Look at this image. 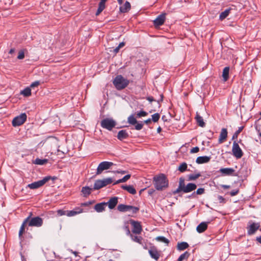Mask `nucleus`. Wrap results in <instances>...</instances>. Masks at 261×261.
I'll return each mask as SVG.
<instances>
[{"mask_svg":"<svg viewBox=\"0 0 261 261\" xmlns=\"http://www.w3.org/2000/svg\"><path fill=\"white\" fill-rule=\"evenodd\" d=\"M32 213H30L29 216L25 218L23 221L19 231V238L21 240L22 238V235L24 231L25 226L27 224L30 227H39L43 225V219L39 216L31 218Z\"/></svg>","mask_w":261,"mask_h":261,"instance_id":"nucleus-1","label":"nucleus"},{"mask_svg":"<svg viewBox=\"0 0 261 261\" xmlns=\"http://www.w3.org/2000/svg\"><path fill=\"white\" fill-rule=\"evenodd\" d=\"M197 188V186L194 183H188L187 185L185 184V178L183 177H180L179 180V184L177 189L173 191V194L174 195L179 193L181 192H182L185 193H189L192 192L196 190Z\"/></svg>","mask_w":261,"mask_h":261,"instance_id":"nucleus-2","label":"nucleus"},{"mask_svg":"<svg viewBox=\"0 0 261 261\" xmlns=\"http://www.w3.org/2000/svg\"><path fill=\"white\" fill-rule=\"evenodd\" d=\"M153 182L156 190L162 191L167 188L169 185V181L164 174H160L153 177Z\"/></svg>","mask_w":261,"mask_h":261,"instance_id":"nucleus-3","label":"nucleus"},{"mask_svg":"<svg viewBox=\"0 0 261 261\" xmlns=\"http://www.w3.org/2000/svg\"><path fill=\"white\" fill-rule=\"evenodd\" d=\"M129 84V81L124 78L121 75H117L113 81V84L117 90L124 89Z\"/></svg>","mask_w":261,"mask_h":261,"instance_id":"nucleus-4","label":"nucleus"},{"mask_svg":"<svg viewBox=\"0 0 261 261\" xmlns=\"http://www.w3.org/2000/svg\"><path fill=\"white\" fill-rule=\"evenodd\" d=\"M113 180L112 178L111 177L104 178L103 179L96 180L94 182L93 189L95 190H99L111 184Z\"/></svg>","mask_w":261,"mask_h":261,"instance_id":"nucleus-5","label":"nucleus"},{"mask_svg":"<svg viewBox=\"0 0 261 261\" xmlns=\"http://www.w3.org/2000/svg\"><path fill=\"white\" fill-rule=\"evenodd\" d=\"M116 122L113 118H105L100 122L101 126L109 130H111L115 127Z\"/></svg>","mask_w":261,"mask_h":261,"instance_id":"nucleus-6","label":"nucleus"},{"mask_svg":"<svg viewBox=\"0 0 261 261\" xmlns=\"http://www.w3.org/2000/svg\"><path fill=\"white\" fill-rule=\"evenodd\" d=\"M50 176H47L41 180H38L37 181H35L28 185V187L30 188L31 189H38L42 186H43L45 183H46L48 181H49L50 179Z\"/></svg>","mask_w":261,"mask_h":261,"instance_id":"nucleus-7","label":"nucleus"},{"mask_svg":"<svg viewBox=\"0 0 261 261\" xmlns=\"http://www.w3.org/2000/svg\"><path fill=\"white\" fill-rule=\"evenodd\" d=\"M114 165V163L111 162L103 161L101 162L97 167L96 175L100 174L103 171L110 169Z\"/></svg>","mask_w":261,"mask_h":261,"instance_id":"nucleus-8","label":"nucleus"},{"mask_svg":"<svg viewBox=\"0 0 261 261\" xmlns=\"http://www.w3.org/2000/svg\"><path fill=\"white\" fill-rule=\"evenodd\" d=\"M27 115L25 113H21L19 116L15 117L12 120V125L13 126H18L24 123L27 120Z\"/></svg>","mask_w":261,"mask_h":261,"instance_id":"nucleus-9","label":"nucleus"},{"mask_svg":"<svg viewBox=\"0 0 261 261\" xmlns=\"http://www.w3.org/2000/svg\"><path fill=\"white\" fill-rule=\"evenodd\" d=\"M232 152L233 155L237 159H240L243 155V152L236 140L233 142Z\"/></svg>","mask_w":261,"mask_h":261,"instance_id":"nucleus-10","label":"nucleus"},{"mask_svg":"<svg viewBox=\"0 0 261 261\" xmlns=\"http://www.w3.org/2000/svg\"><path fill=\"white\" fill-rule=\"evenodd\" d=\"M127 122L131 125H135V128L137 130H140L143 128V123L142 122H138L133 115H130L127 118Z\"/></svg>","mask_w":261,"mask_h":261,"instance_id":"nucleus-11","label":"nucleus"},{"mask_svg":"<svg viewBox=\"0 0 261 261\" xmlns=\"http://www.w3.org/2000/svg\"><path fill=\"white\" fill-rule=\"evenodd\" d=\"M250 224L247 226V233L248 235H252L255 233V232L257 231V230L260 227V224L259 223H251V221L249 222Z\"/></svg>","mask_w":261,"mask_h":261,"instance_id":"nucleus-12","label":"nucleus"},{"mask_svg":"<svg viewBox=\"0 0 261 261\" xmlns=\"http://www.w3.org/2000/svg\"><path fill=\"white\" fill-rule=\"evenodd\" d=\"M130 223L133 225V228L132 231L135 234H140L142 231V227L140 223L138 221L132 220Z\"/></svg>","mask_w":261,"mask_h":261,"instance_id":"nucleus-13","label":"nucleus"},{"mask_svg":"<svg viewBox=\"0 0 261 261\" xmlns=\"http://www.w3.org/2000/svg\"><path fill=\"white\" fill-rule=\"evenodd\" d=\"M165 20V14L159 15L153 21V24L155 27H160L162 25Z\"/></svg>","mask_w":261,"mask_h":261,"instance_id":"nucleus-14","label":"nucleus"},{"mask_svg":"<svg viewBox=\"0 0 261 261\" xmlns=\"http://www.w3.org/2000/svg\"><path fill=\"white\" fill-rule=\"evenodd\" d=\"M148 252L151 258L154 259L156 260H158L160 255L157 249L155 247H151L148 250Z\"/></svg>","mask_w":261,"mask_h":261,"instance_id":"nucleus-15","label":"nucleus"},{"mask_svg":"<svg viewBox=\"0 0 261 261\" xmlns=\"http://www.w3.org/2000/svg\"><path fill=\"white\" fill-rule=\"evenodd\" d=\"M118 200V198L117 197H113L111 198L106 203H107V205H108L109 208L112 210L114 208L117 204Z\"/></svg>","mask_w":261,"mask_h":261,"instance_id":"nucleus-16","label":"nucleus"},{"mask_svg":"<svg viewBox=\"0 0 261 261\" xmlns=\"http://www.w3.org/2000/svg\"><path fill=\"white\" fill-rule=\"evenodd\" d=\"M227 130L225 128H222L220 134L219 138V143L221 144L223 142V141L226 140L227 137Z\"/></svg>","mask_w":261,"mask_h":261,"instance_id":"nucleus-17","label":"nucleus"},{"mask_svg":"<svg viewBox=\"0 0 261 261\" xmlns=\"http://www.w3.org/2000/svg\"><path fill=\"white\" fill-rule=\"evenodd\" d=\"M129 137V135L127 131L125 129H122L118 132L117 134V139L120 141H122L127 139Z\"/></svg>","mask_w":261,"mask_h":261,"instance_id":"nucleus-18","label":"nucleus"},{"mask_svg":"<svg viewBox=\"0 0 261 261\" xmlns=\"http://www.w3.org/2000/svg\"><path fill=\"white\" fill-rule=\"evenodd\" d=\"M106 206L107 203L105 202H100L95 204L94 208L97 213H101L105 210Z\"/></svg>","mask_w":261,"mask_h":261,"instance_id":"nucleus-19","label":"nucleus"},{"mask_svg":"<svg viewBox=\"0 0 261 261\" xmlns=\"http://www.w3.org/2000/svg\"><path fill=\"white\" fill-rule=\"evenodd\" d=\"M211 156H198L196 160V162L198 164H201L208 163L211 160Z\"/></svg>","mask_w":261,"mask_h":261,"instance_id":"nucleus-20","label":"nucleus"},{"mask_svg":"<svg viewBox=\"0 0 261 261\" xmlns=\"http://www.w3.org/2000/svg\"><path fill=\"white\" fill-rule=\"evenodd\" d=\"M83 212V209L80 207H76L71 211H67V216L68 217H72L77 214H80Z\"/></svg>","mask_w":261,"mask_h":261,"instance_id":"nucleus-21","label":"nucleus"},{"mask_svg":"<svg viewBox=\"0 0 261 261\" xmlns=\"http://www.w3.org/2000/svg\"><path fill=\"white\" fill-rule=\"evenodd\" d=\"M219 172L224 175H231L234 172V170L231 168H221Z\"/></svg>","mask_w":261,"mask_h":261,"instance_id":"nucleus-22","label":"nucleus"},{"mask_svg":"<svg viewBox=\"0 0 261 261\" xmlns=\"http://www.w3.org/2000/svg\"><path fill=\"white\" fill-rule=\"evenodd\" d=\"M130 4L128 1H126L123 6L119 7V11L122 13L127 12L130 9Z\"/></svg>","mask_w":261,"mask_h":261,"instance_id":"nucleus-23","label":"nucleus"},{"mask_svg":"<svg viewBox=\"0 0 261 261\" xmlns=\"http://www.w3.org/2000/svg\"><path fill=\"white\" fill-rule=\"evenodd\" d=\"M208 222H201L200 223L196 228L197 231L199 233H202L204 232L207 228V223Z\"/></svg>","mask_w":261,"mask_h":261,"instance_id":"nucleus-24","label":"nucleus"},{"mask_svg":"<svg viewBox=\"0 0 261 261\" xmlns=\"http://www.w3.org/2000/svg\"><path fill=\"white\" fill-rule=\"evenodd\" d=\"M121 188L123 190H126L128 193L132 194H136V190L134 187L132 185H122Z\"/></svg>","mask_w":261,"mask_h":261,"instance_id":"nucleus-25","label":"nucleus"},{"mask_svg":"<svg viewBox=\"0 0 261 261\" xmlns=\"http://www.w3.org/2000/svg\"><path fill=\"white\" fill-rule=\"evenodd\" d=\"M131 205H125L123 204H119L117 206V210L120 212H126L130 211Z\"/></svg>","mask_w":261,"mask_h":261,"instance_id":"nucleus-26","label":"nucleus"},{"mask_svg":"<svg viewBox=\"0 0 261 261\" xmlns=\"http://www.w3.org/2000/svg\"><path fill=\"white\" fill-rule=\"evenodd\" d=\"M195 119L198 125L200 127H203L205 125V123L203 121V118L200 116L198 113H196Z\"/></svg>","mask_w":261,"mask_h":261,"instance_id":"nucleus-27","label":"nucleus"},{"mask_svg":"<svg viewBox=\"0 0 261 261\" xmlns=\"http://www.w3.org/2000/svg\"><path fill=\"white\" fill-rule=\"evenodd\" d=\"M229 67H225L223 70L222 73V77L223 78V80L225 82L228 80L229 78Z\"/></svg>","mask_w":261,"mask_h":261,"instance_id":"nucleus-28","label":"nucleus"},{"mask_svg":"<svg viewBox=\"0 0 261 261\" xmlns=\"http://www.w3.org/2000/svg\"><path fill=\"white\" fill-rule=\"evenodd\" d=\"M91 188L88 186H85L82 188L81 192L83 194L84 197H87L91 194Z\"/></svg>","mask_w":261,"mask_h":261,"instance_id":"nucleus-29","label":"nucleus"},{"mask_svg":"<svg viewBox=\"0 0 261 261\" xmlns=\"http://www.w3.org/2000/svg\"><path fill=\"white\" fill-rule=\"evenodd\" d=\"M189 247V244L185 242L178 243L177 248L179 250H184Z\"/></svg>","mask_w":261,"mask_h":261,"instance_id":"nucleus-30","label":"nucleus"},{"mask_svg":"<svg viewBox=\"0 0 261 261\" xmlns=\"http://www.w3.org/2000/svg\"><path fill=\"white\" fill-rule=\"evenodd\" d=\"M48 162V160L44 159H41L39 158L36 159L34 161H33V163L36 165H43L47 163Z\"/></svg>","mask_w":261,"mask_h":261,"instance_id":"nucleus-31","label":"nucleus"},{"mask_svg":"<svg viewBox=\"0 0 261 261\" xmlns=\"http://www.w3.org/2000/svg\"><path fill=\"white\" fill-rule=\"evenodd\" d=\"M230 9H227L224 11L221 12L219 15L220 20H222L227 17L230 12Z\"/></svg>","mask_w":261,"mask_h":261,"instance_id":"nucleus-32","label":"nucleus"},{"mask_svg":"<svg viewBox=\"0 0 261 261\" xmlns=\"http://www.w3.org/2000/svg\"><path fill=\"white\" fill-rule=\"evenodd\" d=\"M20 93L25 97H28L31 95L30 87H27L20 92Z\"/></svg>","mask_w":261,"mask_h":261,"instance_id":"nucleus-33","label":"nucleus"},{"mask_svg":"<svg viewBox=\"0 0 261 261\" xmlns=\"http://www.w3.org/2000/svg\"><path fill=\"white\" fill-rule=\"evenodd\" d=\"M130 177V174H127L125 175L123 178L118 179L116 181H115L114 185H116L121 182H124L126 181L128 179H129Z\"/></svg>","mask_w":261,"mask_h":261,"instance_id":"nucleus-34","label":"nucleus"},{"mask_svg":"<svg viewBox=\"0 0 261 261\" xmlns=\"http://www.w3.org/2000/svg\"><path fill=\"white\" fill-rule=\"evenodd\" d=\"M187 164L185 162H183L179 166L178 170L181 172H184L187 170Z\"/></svg>","mask_w":261,"mask_h":261,"instance_id":"nucleus-35","label":"nucleus"},{"mask_svg":"<svg viewBox=\"0 0 261 261\" xmlns=\"http://www.w3.org/2000/svg\"><path fill=\"white\" fill-rule=\"evenodd\" d=\"M201 176L200 173L190 174L188 177L189 180H195Z\"/></svg>","mask_w":261,"mask_h":261,"instance_id":"nucleus-36","label":"nucleus"},{"mask_svg":"<svg viewBox=\"0 0 261 261\" xmlns=\"http://www.w3.org/2000/svg\"><path fill=\"white\" fill-rule=\"evenodd\" d=\"M189 255L190 253L188 251H186L179 256L177 261H182L184 259L188 258Z\"/></svg>","mask_w":261,"mask_h":261,"instance_id":"nucleus-37","label":"nucleus"},{"mask_svg":"<svg viewBox=\"0 0 261 261\" xmlns=\"http://www.w3.org/2000/svg\"><path fill=\"white\" fill-rule=\"evenodd\" d=\"M106 7L105 4H102L99 3L98 4V8L97 9V10L95 13V15L96 16H98L100 14V13L105 9Z\"/></svg>","mask_w":261,"mask_h":261,"instance_id":"nucleus-38","label":"nucleus"},{"mask_svg":"<svg viewBox=\"0 0 261 261\" xmlns=\"http://www.w3.org/2000/svg\"><path fill=\"white\" fill-rule=\"evenodd\" d=\"M106 7L105 4H102L99 3L98 4V8L97 9V10L95 13V15L96 16H98L100 14V13L105 9Z\"/></svg>","mask_w":261,"mask_h":261,"instance_id":"nucleus-39","label":"nucleus"},{"mask_svg":"<svg viewBox=\"0 0 261 261\" xmlns=\"http://www.w3.org/2000/svg\"><path fill=\"white\" fill-rule=\"evenodd\" d=\"M155 239L156 241L164 243L167 245H168L169 243V241L163 236L157 237Z\"/></svg>","mask_w":261,"mask_h":261,"instance_id":"nucleus-40","label":"nucleus"},{"mask_svg":"<svg viewBox=\"0 0 261 261\" xmlns=\"http://www.w3.org/2000/svg\"><path fill=\"white\" fill-rule=\"evenodd\" d=\"M243 128H244L243 126H240L238 128V129L233 134V135L232 136V140H236L238 138L239 134L242 131Z\"/></svg>","mask_w":261,"mask_h":261,"instance_id":"nucleus-41","label":"nucleus"},{"mask_svg":"<svg viewBox=\"0 0 261 261\" xmlns=\"http://www.w3.org/2000/svg\"><path fill=\"white\" fill-rule=\"evenodd\" d=\"M160 117V115L159 113H155L152 115L151 120H152L154 122H156L159 121Z\"/></svg>","mask_w":261,"mask_h":261,"instance_id":"nucleus-42","label":"nucleus"},{"mask_svg":"<svg viewBox=\"0 0 261 261\" xmlns=\"http://www.w3.org/2000/svg\"><path fill=\"white\" fill-rule=\"evenodd\" d=\"M132 239L136 242H137L139 244H141V241L142 240V238L141 237L139 236H134L132 234L130 235Z\"/></svg>","mask_w":261,"mask_h":261,"instance_id":"nucleus-43","label":"nucleus"},{"mask_svg":"<svg viewBox=\"0 0 261 261\" xmlns=\"http://www.w3.org/2000/svg\"><path fill=\"white\" fill-rule=\"evenodd\" d=\"M148 115V113L144 111H141L140 112H138L137 113V117L138 118H140L141 117H144Z\"/></svg>","mask_w":261,"mask_h":261,"instance_id":"nucleus-44","label":"nucleus"},{"mask_svg":"<svg viewBox=\"0 0 261 261\" xmlns=\"http://www.w3.org/2000/svg\"><path fill=\"white\" fill-rule=\"evenodd\" d=\"M57 215L59 216H63V215H66L67 216V211H64L62 210H59L57 211Z\"/></svg>","mask_w":261,"mask_h":261,"instance_id":"nucleus-45","label":"nucleus"},{"mask_svg":"<svg viewBox=\"0 0 261 261\" xmlns=\"http://www.w3.org/2000/svg\"><path fill=\"white\" fill-rule=\"evenodd\" d=\"M40 84V82L39 81H36L33 82L30 85V88H34L35 87H38V86Z\"/></svg>","mask_w":261,"mask_h":261,"instance_id":"nucleus-46","label":"nucleus"},{"mask_svg":"<svg viewBox=\"0 0 261 261\" xmlns=\"http://www.w3.org/2000/svg\"><path fill=\"white\" fill-rule=\"evenodd\" d=\"M139 211V208L137 206H132L130 208V211H132L133 214H136Z\"/></svg>","mask_w":261,"mask_h":261,"instance_id":"nucleus-47","label":"nucleus"},{"mask_svg":"<svg viewBox=\"0 0 261 261\" xmlns=\"http://www.w3.org/2000/svg\"><path fill=\"white\" fill-rule=\"evenodd\" d=\"M24 58V53L23 50H21L19 51L17 59L19 60L23 59Z\"/></svg>","mask_w":261,"mask_h":261,"instance_id":"nucleus-48","label":"nucleus"},{"mask_svg":"<svg viewBox=\"0 0 261 261\" xmlns=\"http://www.w3.org/2000/svg\"><path fill=\"white\" fill-rule=\"evenodd\" d=\"M195 192V194L196 195H201L204 193V188H198Z\"/></svg>","mask_w":261,"mask_h":261,"instance_id":"nucleus-49","label":"nucleus"},{"mask_svg":"<svg viewBox=\"0 0 261 261\" xmlns=\"http://www.w3.org/2000/svg\"><path fill=\"white\" fill-rule=\"evenodd\" d=\"M94 202V201H89L86 202L82 203L81 206H88Z\"/></svg>","mask_w":261,"mask_h":261,"instance_id":"nucleus-50","label":"nucleus"},{"mask_svg":"<svg viewBox=\"0 0 261 261\" xmlns=\"http://www.w3.org/2000/svg\"><path fill=\"white\" fill-rule=\"evenodd\" d=\"M199 148L197 146L196 147H195L194 148H193L191 150H190V153H197L199 151Z\"/></svg>","mask_w":261,"mask_h":261,"instance_id":"nucleus-51","label":"nucleus"},{"mask_svg":"<svg viewBox=\"0 0 261 261\" xmlns=\"http://www.w3.org/2000/svg\"><path fill=\"white\" fill-rule=\"evenodd\" d=\"M239 192V190H233L230 192V195L231 196H236V195H237L238 194Z\"/></svg>","mask_w":261,"mask_h":261,"instance_id":"nucleus-52","label":"nucleus"},{"mask_svg":"<svg viewBox=\"0 0 261 261\" xmlns=\"http://www.w3.org/2000/svg\"><path fill=\"white\" fill-rule=\"evenodd\" d=\"M218 199H219L220 203L225 202V199L222 196L218 195Z\"/></svg>","mask_w":261,"mask_h":261,"instance_id":"nucleus-53","label":"nucleus"},{"mask_svg":"<svg viewBox=\"0 0 261 261\" xmlns=\"http://www.w3.org/2000/svg\"><path fill=\"white\" fill-rule=\"evenodd\" d=\"M146 99L148 100L150 102L152 101H155L152 96H148L146 97Z\"/></svg>","mask_w":261,"mask_h":261,"instance_id":"nucleus-54","label":"nucleus"},{"mask_svg":"<svg viewBox=\"0 0 261 261\" xmlns=\"http://www.w3.org/2000/svg\"><path fill=\"white\" fill-rule=\"evenodd\" d=\"M154 191H155L154 190H153V189H149L148 191V195H151L152 194H153V193L154 192Z\"/></svg>","mask_w":261,"mask_h":261,"instance_id":"nucleus-55","label":"nucleus"},{"mask_svg":"<svg viewBox=\"0 0 261 261\" xmlns=\"http://www.w3.org/2000/svg\"><path fill=\"white\" fill-rule=\"evenodd\" d=\"M221 187H222L223 189H227L230 188V186L229 185H221Z\"/></svg>","mask_w":261,"mask_h":261,"instance_id":"nucleus-56","label":"nucleus"},{"mask_svg":"<svg viewBox=\"0 0 261 261\" xmlns=\"http://www.w3.org/2000/svg\"><path fill=\"white\" fill-rule=\"evenodd\" d=\"M151 121V119L149 118L146 120H145L144 122H142L144 123L148 124L149 123H150Z\"/></svg>","mask_w":261,"mask_h":261,"instance_id":"nucleus-57","label":"nucleus"},{"mask_svg":"<svg viewBox=\"0 0 261 261\" xmlns=\"http://www.w3.org/2000/svg\"><path fill=\"white\" fill-rule=\"evenodd\" d=\"M195 197H196V194H195V192H194L191 195L188 196L189 198H195Z\"/></svg>","mask_w":261,"mask_h":261,"instance_id":"nucleus-58","label":"nucleus"},{"mask_svg":"<svg viewBox=\"0 0 261 261\" xmlns=\"http://www.w3.org/2000/svg\"><path fill=\"white\" fill-rule=\"evenodd\" d=\"M119 49H120V48H119L118 46H117V47H116L114 49V52L115 54H116V53H118V51H119Z\"/></svg>","mask_w":261,"mask_h":261,"instance_id":"nucleus-59","label":"nucleus"},{"mask_svg":"<svg viewBox=\"0 0 261 261\" xmlns=\"http://www.w3.org/2000/svg\"><path fill=\"white\" fill-rule=\"evenodd\" d=\"M163 94H161V99L160 100H157V102L158 103L159 105L160 104V102L161 101H163Z\"/></svg>","mask_w":261,"mask_h":261,"instance_id":"nucleus-60","label":"nucleus"},{"mask_svg":"<svg viewBox=\"0 0 261 261\" xmlns=\"http://www.w3.org/2000/svg\"><path fill=\"white\" fill-rule=\"evenodd\" d=\"M256 240L259 242L260 244H261V236L256 237Z\"/></svg>","mask_w":261,"mask_h":261,"instance_id":"nucleus-61","label":"nucleus"},{"mask_svg":"<svg viewBox=\"0 0 261 261\" xmlns=\"http://www.w3.org/2000/svg\"><path fill=\"white\" fill-rule=\"evenodd\" d=\"M124 45V43L121 42L118 46L120 48L121 47H123Z\"/></svg>","mask_w":261,"mask_h":261,"instance_id":"nucleus-62","label":"nucleus"},{"mask_svg":"<svg viewBox=\"0 0 261 261\" xmlns=\"http://www.w3.org/2000/svg\"><path fill=\"white\" fill-rule=\"evenodd\" d=\"M14 51H15V49H14V48H11V49L9 50V53L10 54H12Z\"/></svg>","mask_w":261,"mask_h":261,"instance_id":"nucleus-63","label":"nucleus"},{"mask_svg":"<svg viewBox=\"0 0 261 261\" xmlns=\"http://www.w3.org/2000/svg\"><path fill=\"white\" fill-rule=\"evenodd\" d=\"M161 130L162 128L160 126L158 127V128H157V133H160L161 132Z\"/></svg>","mask_w":261,"mask_h":261,"instance_id":"nucleus-64","label":"nucleus"}]
</instances>
